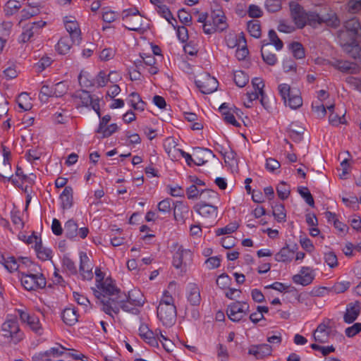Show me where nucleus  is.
<instances>
[{
  "instance_id": "nucleus-8",
  "label": "nucleus",
  "mask_w": 361,
  "mask_h": 361,
  "mask_svg": "<svg viewBox=\"0 0 361 361\" xmlns=\"http://www.w3.org/2000/svg\"><path fill=\"white\" fill-rule=\"evenodd\" d=\"M2 331L4 336L11 338L14 343H18L23 338V333L20 331L18 323L15 319L5 322L2 324Z\"/></svg>"
},
{
  "instance_id": "nucleus-59",
  "label": "nucleus",
  "mask_w": 361,
  "mask_h": 361,
  "mask_svg": "<svg viewBox=\"0 0 361 361\" xmlns=\"http://www.w3.org/2000/svg\"><path fill=\"white\" fill-rule=\"evenodd\" d=\"M68 350L61 345L57 344V346L51 348L49 350L44 353V355L47 357L53 356L59 357L63 353V350Z\"/></svg>"
},
{
  "instance_id": "nucleus-61",
  "label": "nucleus",
  "mask_w": 361,
  "mask_h": 361,
  "mask_svg": "<svg viewBox=\"0 0 361 361\" xmlns=\"http://www.w3.org/2000/svg\"><path fill=\"white\" fill-rule=\"evenodd\" d=\"M361 331V323H355L345 330V334L348 338H352Z\"/></svg>"
},
{
  "instance_id": "nucleus-19",
  "label": "nucleus",
  "mask_w": 361,
  "mask_h": 361,
  "mask_svg": "<svg viewBox=\"0 0 361 361\" xmlns=\"http://www.w3.org/2000/svg\"><path fill=\"white\" fill-rule=\"evenodd\" d=\"M314 279V276L310 271L309 267H302L300 273L293 276V281L296 284L306 286L310 284Z\"/></svg>"
},
{
  "instance_id": "nucleus-23",
  "label": "nucleus",
  "mask_w": 361,
  "mask_h": 361,
  "mask_svg": "<svg viewBox=\"0 0 361 361\" xmlns=\"http://www.w3.org/2000/svg\"><path fill=\"white\" fill-rule=\"evenodd\" d=\"M187 298L191 305L198 306L201 302L200 288L196 283H189Z\"/></svg>"
},
{
  "instance_id": "nucleus-13",
  "label": "nucleus",
  "mask_w": 361,
  "mask_h": 361,
  "mask_svg": "<svg viewBox=\"0 0 361 361\" xmlns=\"http://www.w3.org/2000/svg\"><path fill=\"white\" fill-rule=\"evenodd\" d=\"M45 25V21L39 20L25 25L23 27V32L20 36V42L23 43L28 42L35 34H39V30L44 27Z\"/></svg>"
},
{
  "instance_id": "nucleus-9",
  "label": "nucleus",
  "mask_w": 361,
  "mask_h": 361,
  "mask_svg": "<svg viewBox=\"0 0 361 361\" xmlns=\"http://www.w3.org/2000/svg\"><path fill=\"white\" fill-rule=\"evenodd\" d=\"M290 16L296 27L303 28L307 24V12L303 7L295 1L289 3Z\"/></svg>"
},
{
  "instance_id": "nucleus-51",
  "label": "nucleus",
  "mask_w": 361,
  "mask_h": 361,
  "mask_svg": "<svg viewBox=\"0 0 361 361\" xmlns=\"http://www.w3.org/2000/svg\"><path fill=\"white\" fill-rule=\"evenodd\" d=\"M171 203L174 204L173 201L170 198H166L159 202L157 205L159 212L163 214H169L171 210Z\"/></svg>"
},
{
  "instance_id": "nucleus-55",
  "label": "nucleus",
  "mask_w": 361,
  "mask_h": 361,
  "mask_svg": "<svg viewBox=\"0 0 361 361\" xmlns=\"http://www.w3.org/2000/svg\"><path fill=\"white\" fill-rule=\"evenodd\" d=\"M54 91L53 88L50 87L49 85H44L39 92V99L42 102H47L49 97H54Z\"/></svg>"
},
{
  "instance_id": "nucleus-41",
  "label": "nucleus",
  "mask_w": 361,
  "mask_h": 361,
  "mask_svg": "<svg viewBox=\"0 0 361 361\" xmlns=\"http://www.w3.org/2000/svg\"><path fill=\"white\" fill-rule=\"evenodd\" d=\"M4 259V267L10 272L18 271L21 267L20 263L18 262V258H16L13 256L8 257Z\"/></svg>"
},
{
  "instance_id": "nucleus-12",
  "label": "nucleus",
  "mask_w": 361,
  "mask_h": 361,
  "mask_svg": "<svg viewBox=\"0 0 361 361\" xmlns=\"http://www.w3.org/2000/svg\"><path fill=\"white\" fill-rule=\"evenodd\" d=\"M72 17H65L64 24L67 32L69 33L71 40L73 44H79L81 42V31L79 24L75 20H72Z\"/></svg>"
},
{
  "instance_id": "nucleus-4",
  "label": "nucleus",
  "mask_w": 361,
  "mask_h": 361,
  "mask_svg": "<svg viewBox=\"0 0 361 361\" xmlns=\"http://www.w3.org/2000/svg\"><path fill=\"white\" fill-rule=\"evenodd\" d=\"M118 300H113V305L108 306L106 307L105 313L112 316V312L118 314L120 312V310L132 313L133 314H137L139 313V310L137 308V306L130 305V302L127 301L126 294L123 293V295H120L118 298Z\"/></svg>"
},
{
  "instance_id": "nucleus-42",
  "label": "nucleus",
  "mask_w": 361,
  "mask_h": 361,
  "mask_svg": "<svg viewBox=\"0 0 361 361\" xmlns=\"http://www.w3.org/2000/svg\"><path fill=\"white\" fill-rule=\"evenodd\" d=\"M247 31L251 36L259 38L261 36V27L258 20H250L247 23Z\"/></svg>"
},
{
  "instance_id": "nucleus-54",
  "label": "nucleus",
  "mask_w": 361,
  "mask_h": 361,
  "mask_svg": "<svg viewBox=\"0 0 361 361\" xmlns=\"http://www.w3.org/2000/svg\"><path fill=\"white\" fill-rule=\"evenodd\" d=\"M298 191L300 193V195L305 199L307 204H309L312 207L314 206L313 197L307 188H299L298 189Z\"/></svg>"
},
{
  "instance_id": "nucleus-2",
  "label": "nucleus",
  "mask_w": 361,
  "mask_h": 361,
  "mask_svg": "<svg viewBox=\"0 0 361 361\" xmlns=\"http://www.w3.org/2000/svg\"><path fill=\"white\" fill-rule=\"evenodd\" d=\"M21 274L20 281L22 286L29 291H37L46 286V278L42 273L33 274L30 271L27 273L19 271Z\"/></svg>"
},
{
  "instance_id": "nucleus-53",
  "label": "nucleus",
  "mask_w": 361,
  "mask_h": 361,
  "mask_svg": "<svg viewBox=\"0 0 361 361\" xmlns=\"http://www.w3.org/2000/svg\"><path fill=\"white\" fill-rule=\"evenodd\" d=\"M130 96L132 98H136L137 102L135 101V99H131V106L135 110H140L143 111L145 109V103L142 100L141 97H140L139 94L136 92H132Z\"/></svg>"
},
{
  "instance_id": "nucleus-45",
  "label": "nucleus",
  "mask_w": 361,
  "mask_h": 361,
  "mask_svg": "<svg viewBox=\"0 0 361 361\" xmlns=\"http://www.w3.org/2000/svg\"><path fill=\"white\" fill-rule=\"evenodd\" d=\"M18 106L23 111H29L32 108V104L30 102V98L27 93H21L18 99Z\"/></svg>"
},
{
  "instance_id": "nucleus-27",
  "label": "nucleus",
  "mask_w": 361,
  "mask_h": 361,
  "mask_svg": "<svg viewBox=\"0 0 361 361\" xmlns=\"http://www.w3.org/2000/svg\"><path fill=\"white\" fill-rule=\"evenodd\" d=\"M127 301L130 302V305L134 306H142L145 303V298L142 293L140 290L133 289L128 291V295H126Z\"/></svg>"
},
{
  "instance_id": "nucleus-52",
  "label": "nucleus",
  "mask_w": 361,
  "mask_h": 361,
  "mask_svg": "<svg viewBox=\"0 0 361 361\" xmlns=\"http://www.w3.org/2000/svg\"><path fill=\"white\" fill-rule=\"evenodd\" d=\"M269 38L270 40L269 47L271 44H274L277 50H281L283 48V42L279 38L276 32L274 30L269 31Z\"/></svg>"
},
{
  "instance_id": "nucleus-17",
  "label": "nucleus",
  "mask_w": 361,
  "mask_h": 361,
  "mask_svg": "<svg viewBox=\"0 0 361 361\" xmlns=\"http://www.w3.org/2000/svg\"><path fill=\"white\" fill-rule=\"evenodd\" d=\"M139 334L140 337L148 344L153 347L159 345L157 330L151 331L146 324H141L139 328Z\"/></svg>"
},
{
  "instance_id": "nucleus-34",
  "label": "nucleus",
  "mask_w": 361,
  "mask_h": 361,
  "mask_svg": "<svg viewBox=\"0 0 361 361\" xmlns=\"http://www.w3.org/2000/svg\"><path fill=\"white\" fill-rule=\"evenodd\" d=\"M200 198L201 201L204 204H211L209 202L213 200L219 199V194L211 189H202L200 194Z\"/></svg>"
},
{
  "instance_id": "nucleus-50",
  "label": "nucleus",
  "mask_w": 361,
  "mask_h": 361,
  "mask_svg": "<svg viewBox=\"0 0 361 361\" xmlns=\"http://www.w3.org/2000/svg\"><path fill=\"white\" fill-rule=\"evenodd\" d=\"M74 97L75 98H78L80 99L82 105L84 106H90V103H92V96L89 92L86 90H81L78 92Z\"/></svg>"
},
{
  "instance_id": "nucleus-36",
  "label": "nucleus",
  "mask_w": 361,
  "mask_h": 361,
  "mask_svg": "<svg viewBox=\"0 0 361 361\" xmlns=\"http://www.w3.org/2000/svg\"><path fill=\"white\" fill-rule=\"evenodd\" d=\"M233 80L237 86L243 87L247 84L249 77L245 72L242 71H236L234 72Z\"/></svg>"
},
{
  "instance_id": "nucleus-21",
  "label": "nucleus",
  "mask_w": 361,
  "mask_h": 361,
  "mask_svg": "<svg viewBox=\"0 0 361 361\" xmlns=\"http://www.w3.org/2000/svg\"><path fill=\"white\" fill-rule=\"evenodd\" d=\"M211 18L212 19V24L217 28L218 31L222 32L227 28L228 25L226 22V16L221 9L213 10Z\"/></svg>"
},
{
  "instance_id": "nucleus-5",
  "label": "nucleus",
  "mask_w": 361,
  "mask_h": 361,
  "mask_svg": "<svg viewBox=\"0 0 361 361\" xmlns=\"http://www.w3.org/2000/svg\"><path fill=\"white\" fill-rule=\"evenodd\" d=\"M193 209L207 223H214L218 217V207L212 204L198 202Z\"/></svg>"
},
{
  "instance_id": "nucleus-26",
  "label": "nucleus",
  "mask_w": 361,
  "mask_h": 361,
  "mask_svg": "<svg viewBox=\"0 0 361 361\" xmlns=\"http://www.w3.org/2000/svg\"><path fill=\"white\" fill-rule=\"evenodd\" d=\"M343 51L348 54V56L361 63V48L355 42L343 45Z\"/></svg>"
},
{
  "instance_id": "nucleus-30",
  "label": "nucleus",
  "mask_w": 361,
  "mask_h": 361,
  "mask_svg": "<svg viewBox=\"0 0 361 361\" xmlns=\"http://www.w3.org/2000/svg\"><path fill=\"white\" fill-rule=\"evenodd\" d=\"M269 44H263L261 49V55L263 61L269 66H274L277 61V58L274 54L271 53L268 49Z\"/></svg>"
},
{
  "instance_id": "nucleus-25",
  "label": "nucleus",
  "mask_w": 361,
  "mask_h": 361,
  "mask_svg": "<svg viewBox=\"0 0 361 361\" xmlns=\"http://www.w3.org/2000/svg\"><path fill=\"white\" fill-rule=\"evenodd\" d=\"M128 25L125 27L129 30L143 33L146 28L143 26V16L129 17L128 19H125Z\"/></svg>"
},
{
  "instance_id": "nucleus-35",
  "label": "nucleus",
  "mask_w": 361,
  "mask_h": 361,
  "mask_svg": "<svg viewBox=\"0 0 361 361\" xmlns=\"http://www.w3.org/2000/svg\"><path fill=\"white\" fill-rule=\"evenodd\" d=\"M289 48L291 50L292 54L295 59H302L305 58V49L300 42H293L290 44Z\"/></svg>"
},
{
  "instance_id": "nucleus-64",
  "label": "nucleus",
  "mask_w": 361,
  "mask_h": 361,
  "mask_svg": "<svg viewBox=\"0 0 361 361\" xmlns=\"http://www.w3.org/2000/svg\"><path fill=\"white\" fill-rule=\"evenodd\" d=\"M347 9L352 13L359 12L361 9V0H350L348 3Z\"/></svg>"
},
{
  "instance_id": "nucleus-62",
  "label": "nucleus",
  "mask_w": 361,
  "mask_h": 361,
  "mask_svg": "<svg viewBox=\"0 0 361 361\" xmlns=\"http://www.w3.org/2000/svg\"><path fill=\"white\" fill-rule=\"evenodd\" d=\"M117 129V125L116 123H112L109 126L106 125L105 128H103V130L102 131H98V130H97V133L102 134L103 138L108 137L115 133Z\"/></svg>"
},
{
  "instance_id": "nucleus-58",
  "label": "nucleus",
  "mask_w": 361,
  "mask_h": 361,
  "mask_svg": "<svg viewBox=\"0 0 361 361\" xmlns=\"http://www.w3.org/2000/svg\"><path fill=\"white\" fill-rule=\"evenodd\" d=\"M20 4L18 1L10 0L6 4V13L8 16L13 15L20 8Z\"/></svg>"
},
{
  "instance_id": "nucleus-10",
  "label": "nucleus",
  "mask_w": 361,
  "mask_h": 361,
  "mask_svg": "<svg viewBox=\"0 0 361 361\" xmlns=\"http://www.w3.org/2000/svg\"><path fill=\"white\" fill-rule=\"evenodd\" d=\"M195 85L202 94H211L218 87L217 80L209 74H204L195 80Z\"/></svg>"
},
{
  "instance_id": "nucleus-3",
  "label": "nucleus",
  "mask_w": 361,
  "mask_h": 361,
  "mask_svg": "<svg viewBox=\"0 0 361 361\" xmlns=\"http://www.w3.org/2000/svg\"><path fill=\"white\" fill-rule=\"evenodd\" d=\"M280 95L285 104L292 109H297L302 105V99L299 90H294L288 84H281L278 87Z\"/></svg>"
},
{
  "instance_id": "nucleus-1",
  "label": "nucleus",
  "mask_w": 361,
  "mask_h": 361,
  "mask_svg": "<svg viewBox=\"0 0 361 361\" xmlns=\"http://www.w3.org/2000/svg\"><path fill=\"white\" fill-rule=\"evenodd\" d=\"M98 290L95 288H92L94 296L98 298L103 305L102 310L105 312L106 307L108 306L113 305L115 300H118L120 295H123L124 293H122L119 288H118L114 283L113 280L111 278H106L103 283L97 284Z\"/></svg>"
},
{
  "instance_id": "nucleus-29",
  "label": "nucleus",
  "mask_w": 361,
  "mask_h": 361,
  "mask_svg": "<svg viewBox=\"0 0 361 361\" xmlns=\"http://www.w3.org/2000/svg\"><path fill=\"white\" fill-rule=\"evenodd\" d=\"M35 250L38 258L42 261H46L51 258V250L42 245L41 239H39V242H36Z\"/></svg>"
},
{
  "instance_id": "nucleus-7",
  "label": "nucleus",
  "mask_w": 361,
  "mask_h": 361,
  "mask_svg": "<svg viewBox=\"0 0 361 361\" xmlns=\"http://www.w3.org/2000/svg\"><path fill=\"white\" fill-rule=\"evenodd\" d=\"M249 312V305L246 302L236 301L228 306L226 314L235 322L240 321Z\"/></svg>"
},
{
  "instance_id": "nucleus-33",
  "label": "nucleus",
  "mask_w": 361,
  "mask_h": 361,
  "mask_svg": "<svg viewBox=\"0 0 361 361\" xmlns=\"http://www.w3.org/2000/svg\"><path fill=\"white\" fill-rule=\"evenodd\" d=\"M78 226L73 219L67 221L64 225L65 234L66 238L73 239L78 235Z\"/></svg>"
},
{
  "instance_id": "nucleus-6",
  "label": "nucleus",
  "mask_w": 361,
  "mask_h": 361,
  "mask_svg": "<svg viewBox=\"0 0 361 361\" xmlns=\"http://www.w3.org/2000/svg\"><path fill=\"white\" fill-rule=\"evenodd\" d=\"M157 317L164 326H172L176 319V306L159 304L157 307Z\"/></svg>"
},
{
  "instance_id": "nucleus-15",
  "label": "nucleus",
  "mask_w": 361,
  "mask_h": 361,
  "mask_svg": "<svg viewBox=\"0 0 361 361\" xmlns=\"http://www.w3.org/2000/svg\"><path fill=\"white\" fill-rule=\"evenodd\" d=\"M80 271L82 278L86 280H91L93 277V264L85 252H80Z\"/></svg>"
},
{
  "instance_id": "nucleus-11",
  "label": "nucleus",
  "mask_w": 361,
  "mask_h": 361,
  "mask_svg": "<svg viewBox=\"0 0 361 361\" xmlns=\"http://www.w3.org/2000/svg\"><path fill=\"white\" fill-rule=\"evenodd\" d=\"M18 313L20 319L23 323H26L35 334L38 335L42 334V324L37 316L30 314L29 312L23 310H18Z\"/></svg>"
},
{
  "instance_id": "nucleus-32",
  "label": "nucleus",
  "mask_w": 361,
  "mask_h": 361,
  "mask_svg": "<svg viewBox=\"0 0 361 361\" xmlns=\"http://www.w3.org/2000/svg\"><path fill=\"white\" fill-rule=\"evenodd\" d=\"M62 319L67 325H73L78 321L76 311L72 308L65 309L62 313Z\"/></svg>"
},
{
  "instance_id": "nucleus-20",
  "label": "nucleus",
  "mask_w": 361,
  "mask_h": 361,
  "mask_svg": "<svg viewBox=\"0 0 361 361\" xmlns=\"http://www.w3.org/2000/svg\"><path fill=\"white\" fill-rule=\"evenodd\" d=\"M192 156V162L195 165L201 166L205 164L208 159L214 157V154L210 149L198 147L194 149Z\"/></svg>"
},
{
  "instance_id": "nucleus-46",
  "label": "nucleus",
  "mask_w": 361,
  "mask_h": 361,
  "mask_svg": "<svg viewBox=\"0 0 361 361\" xmlns=\"http://www.w3.org/2000/svg\"><path fill=\"white\" fill-rule=\"evenodd\" d=\"M238 44L240 45L241 42L243 43V47L241 49H238L235 52V56L238 60H244L248 54V49L246 47V40L243 35L239 37Z\"/></svg>"
},
{
  "instance_id": "nucleus-44",
  "label": "nucleus",
  "mask_w": 361,
  "mask_h": 361,
  "mask_svg": "<svg viewBox=\"0 0 361 361\" xmlns=\"http://www.w3.org/2000/svg\"><path fill=\"white\" fill-rule=\"evenodd\" d=\"M157 12L164 18L170 24L174 26L173 21L176 23V20L173 17L171 12L166 5L158 6Z\"/></svg>"
},
{
  "instance_id": "nucleus-48",
  "label": "nucleus",
  "mask_w": 361,
  "mask_h": 361,
  "mask_svg": "<svg viewBox=\"0 0 361 361\" xmlns=\"http://www.w3.org/2000/svg\"><path fill=\"white\" fill-rule=\"evenodd\" d=\"M238 226L239 225L236 222H231L225 227L216 229V235H221L233 233L238 228Z\"/></svg>"
},
{
  "instance_id": "nucleus-57",
  "label": "nucleus",
  "mask_w": 361,
  "mask_h": 361,
  "mask_svg": "<svg viewBox=\"0 0 361 361\" xmlns=\"http://www.w3.org/2000/svg\"><path fill=\"white\" fill-rule=\"evenodd\" d=\"M357 71V66L355 63L342 62L340 61V71L354 73Z\"/></svg>"
},
{
  "instance_id": "nucleus-43",
  "label": "nucleus",
  "mask_w": 361,
  "mask_h": 361,
  "mask_svg": "<svg viewBox=\"0 0 361 361\" xmlns=\"http://www.w3.org/2000/svg\"><path fill=\"white\" fill-rule=\"evenodd\" d=\"M276 192L279 197L281 200H284L289 197L290 189L284 181H281L276 187Z\"/></svg>"
},
{
  "instance_id": "nucleus-24",
  "label": "nucleus",
  "mask_w": 361,
  "mask_h": 361,
  "mask_svg": "<svg viewBox=\"0 0 361 361\" xmlns=\"http://www.w3.org/2000/svg\"><path fill=\"white\" fill-rule=\"evenodd\" d=\"M73 188L71 186H65L62 193L59 196L61 208L65 210L73 206Z\"/></svg>"
},
{
  "instance_id": "nucleus-31",
  "label": "nucleus",
  "mask_w": 361,
  "mask_h": 361,
  "mask_svg": "<svg viewBox=\"0 0 361 361\" xmlns=\"http://www.w3.org/2000/svg\"><path fill=\"white\" fill-rule=\"evenodd\" d=\"M355 161L350 157H345L340 163L342 173L340 174V178L346 179L350 173L353 164Z\"/></svg>"
},
{
  "instance_id": "nucleus-49",
  "label": "nucleus",
  "mask_w": 361,
  "mask_h": 361,
  "mask_svg": "<svg viewBox=\"0 0 361 361\" xmlns=\"http://www.w3.org/2000/svg\"><path fill=\"white\" fill-rule=\"evenodd\" d=\"M39 13V8L36 6H28L21 11V20H27Z\"/></svg>"
},
{
  "instance_id": "nucleus-40",
  "label": "nucleus",
  "mask_w": 361,
  "mask_h": 361,
  "mask_svg": "<svg viewBox=\"0 0 361 361\" xmlns=\"http://www.w3.org/2000/svg\"><path fill=\"white\" fill-rule=\"evenodd\" d=\"M273 216L278 222L286 221V214L283 204H276L273 207Z\"/></svg>"
},
{
  "instance_id": "nucleus-14",
  "label": "nucleus",
  "mask_w": 361,
  "mask_h": 361,
  "mask_svg": "<svg viewBox=\"0 0 361 361\" xmlns=\"http://www.w3.org/2000/svg\"><path fill=\"white\" fill-rule=\"evenodd\" d=\"M345 27L348 35L352 36L351 42H348V44H351L355 42L359 44L357 38L360 37L361 35V25L358 20L356 19L355 18L350 19L349 20L345 23ZM345 44H347V43H345ZM343 46V44L342 45V47Z\"/></svg>"
},
{
  "instance_id": "nucleus-38",
  "label": "nucleus",
  "mask_w": 361,
  "mask_h": 361,
  "mask_svg": "<svg viewBox=\"0 0 361 361\" xmlns=\"http://www.w3.org/2000/svg\"><path fill=\"white\" fill-rule=\"evenodd\" d=\"M113 75H116V71H111L108 75H106L105 72L101 71L96 77L95 81L97 86L99 87H104L109 81H111V77Z\"/></svg>"
},
{
  "instance_id": "nucleus-39",
  "label": "nucleus",
  "mask_w": 361,
  "mask_h": 361,
  "mask_svg": "<svg viewBox=\"0 0 361 361\" xmlns=\"http://www.w3.org/2000/svg\"><path fill=\"white\" fill-rule=\"evenodd\" d=\"M72 44H70L68 37H61L57 43L56 49L61 54H66L68 52Z\"/></svg>"
},
{
  "instance_id": "nucleus-47",
  "label": "nucleus",
  "mask_w": 361,
  "mask_h": 361,
  "mask_svg": "<svg viewBox=\"0 0 361 361\" xmlns=\"http://www.w3.org/2000/svg\"><path fill=\"white\" fill-rule=\"evenodd\" d=\"M252 86L255 88V90L256 91H258L259 93L260 94V96H261L260 102H261V104L263 106H264V90H263V88L264 87V84L261 78H255L252 80Z\"/></svg>"
},
{
  "instance_id": "nucleus-16",
  "label": "nucleus",
  "mask_w": 361,
  "mask_h": 361,
  "mask_svg": "<svg viewBox=\"0 0 361 361\" xmlns=\"http://www.w3.org/2000/svg\"><path fill=\"white\" fill-rule=\"evenodd\" d=\"M191 258V251L190 250H185L182 246H179L173 255V264L176 269L182 268L183 264H186V261H190Z\"/></svg>"
},
{
  "instance_id": "nucleus-37",
  "label": "nucleus",
  "mask_w": 361,
  "mask_h": 361,
  "mask_svg": "<svg viewBox=\"0 0 361 361\" xmlns=\"http://www.w3.org/2000/svg\"><path fill=\"white\" fill-rule=\"evenodd\" d=\"M293 255V251L291 250L288 246L283 247L276 255V260L283 262H288L290 260Z\"/></svg>"
},
{
  "instance_id": "nucleus-28",
  "label": "nucleus",
  "mask_w": 361,
  "mask_h": 361,
  "mask_svg": "<svg viewBox=\"0 0 361 361\" xmlns=\"http://www.w3.org/2000/svg\"><path fill=\"white\" fill-rule=\"evenodd\" d=\"M290 137L295 142H300L303 138L305 128L295 123H292L288 128Z\"/></svg>"
},
{
  "instance_id": "nucleus-22",
  "label": "nucleus",
  "mask_w": 361,
  "mask_h": 361,
  "mask_svg": "<svg viewBox=\"0 0 361 361\" xmlns=\"http://www.w3.org/2000/svg\"><path fill=\"white\" fill-rule=\"evenodd\" d=\"M331 326L324 323L320 324L314 331V340L318 343H326L328 341Z\"/></svg>"
},
{
  "instance_id": "nucleus-60",
  "label": "nucleus",
  "mask_w": 361,
  "mask_h": 361,
  "mask_svg": "<svg viewBox=\"0 0 361 361\" xmlns=\"http://www.w3.org/2000/svg\"><path fill=\"white\" fill-rule=\"evenodd\" d=\"M307 23L312 26L324 22V20L319 16V14L314 12L307 13Z\"/></svg>"
},
{
  "instance_id": "nucleus-56",
  "label": "nucleus",
  "mask_w": 361,
  "mask_h": 361,
  "mask_svg": "<svg viewBox=\"0 0 361 361\" xmlns=\"http://www.w3.org/2000/svg\"><path fill=\"white\" fill-rule=\"evenodd\" d=\"M265 6L269 12L275 13L281 9V2L280 0H267Z\"/></svg>"
},
{
  "instance_id": "nucleus-18",
  "label": "nucleus",
  "mask_w": 361,
  "mask_h": 361,
  "mask_svg": "<svg viewBox=\"0 0 361 361\" xmlns=\"http://www.w3.org/2000/svg\"><path fill=\"white\" fill-rule=\"evenodd\" d=\"M361 307L359 302L355 301L347 305L345 312L343 314V320L345 323L354 322L360 313Z\"/></svg>"
},
{
  "instance_id": "nucleus-63",
  "label": "nucleus",
  "mask_w": 361,
  "mask_h": 361,
  "mask_svg": "<svg viewBox=\"0 0 361 361\" xmlns=\"http://www.w3.org/2000/svg\"><path fill=\"white\" fill-rule=\"evenodd\" d=\"M324 259L330 267H334L338 264L337 256L334 252L325 253Z\"/></svg>"
}]
</instances>
